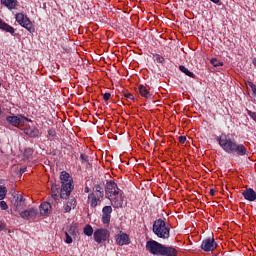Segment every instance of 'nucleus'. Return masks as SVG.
Here are the masks:
<instances>
[{
    "instance_id": "f257e3e1",
    "label": "nucleus",
    "mask_w": 256,
    "mask_h": 256,
    "mask_svg": "<svg viewBox=\"0 0 256 256\" xmlns=\"http://www.w3.org/2000/svg\"><path fill=\"white\" fill-rule=\"evenodd\" d=\"M217 141L223 151L229 155H238L239 157L247 155V147L243 144L237 143V141L227 137V135L219 136Z\"/></svg>"
},
{
    "instance_id": "f03ea898",
    "label": "nucleus",
    "mask_w": 256,
    "mask_h": 256,
    "mask_svg": "<svg viewBox=\"0 0 256 256\" xmlns=\"http://www.w3.org/2000/svg\"><path fill=\"white\" fill-rule=\"evenodd\" d=\"M105 195L106 198L111 201V205L115 209H121V207H123V191L119 189L115 181H107L105 186Z\"/></svg>"
},
{
    "instance_id": "7ed1b4c3",
    "label": "nucleus",
    "mask_w": 256,
    "mask_h": 256,
    "mask_svg": "<svg viewBox=\"0 0 256 256\" xmlns=\"http://www.w3.org/2000/svg\"><path fill=\"white\" fill-rule=\"evenodd\" d=\"M60 180L62 183L60 197L61 199H69V195H71V191H73V178H71L69 173L63 171L61 172Z\"/></svg>"
},
{
    "instance_id": "20e7f679",
    "label": "nucleus",
    "mask_w": 256,
    "mask_h": 256,
    "mask_svg": "<svg viewBox=\"0 0 256 256\" xmlns=\"http://www.w3.org/2000/svg\"><path fill=\"white\" fill-rule=\"evenodd\" d=\"M153 233L160 239H169V227H167L163 219H158L154 222Z\"/></svg>"
},
{
    "instance_id": "39448f33",
    "label": "nucleus",
    "mask_w": 256,
    "mask_h": 256,
    "mask_svg": "<svg viewBox=\"0 0 256 256\" xmlns=\"http://www.w3.org/2000/svg\"><path fill=\"white\" fill-rule=\"evenodd\" d=\"M16 21L21 25V27H24V29H27L29 33H35V28L33 27V23H31V20L27 15L23 13L16 14Z\"/></svg>"
},
{
    "instance_id": "423d86ee",
    "label": "nucleus",
    "mask_w": 256,
    "mask_h": 256,
    "mask_svg": "<svg viewBox=\"0 0 256 256\" xmlns=\"http://www.w3.org/2000/svg\"><path fill=\"white\" fill-rule=\"evenodd\" d=\"M94 241L98 244L105 243V241H109V237H111V233L109 230L105 228H99L95 230L94 234Z\"/></svg>"
},
{
    "instance_id": "0eeeda50",
    "label": "nucleus",
    "mask_w": 256,
    "mask_h": 256,
    "mask_svg": "<svg viewBox=\"0 0 256 256\" xmlns=\"http://www.w3.org/2000/svg\"><path fill=\"white\" fill-rule=\"evenodd\" d=\"M146 249L152 255H161V253L163 251V244H161L155 240H149L146 242Z\"/></svg>"
},
{
    "instance_id": "6e6552de",
    "label": "nucleus",
    "mask_w": 256,
    "mask_h": 256,
    "mask_svg": "<svg viewBox=\"0 0 256 256\" xmlns=\"http://www.w3.org/2000/svg\"><path fill=\"white\" fill-rule=\"evenodd\" d=\"M6 121L11 123L14 127H23V125H25V121H27V118L22 116H8Z\"/></svg>"
},
{
    "instance_id": "1a4fd4ad",
    "label": "nucleus",
    "mask_w": 256,
    "mask_h": 256,
    "mask_svg": "<svg viewBox=\"0 0 256 256\" xmlns=\"http://www.w3.org/2000/svg\"><path fill=\"white\" fill-rule=\"evenodd\" d=\"M201 249H203V251H215V249H217V242H215L213 238H207L203 240Z\"/></svg>"
},
{
    "instance_id": "9d476101",
    "label": "nucleus",
    "mask_w": 256,
    "mask_h": 256,
    "mask_svg": "<svg viewBox=\"0 0 256 256\" xmlns=\"http://www.w3.org/2000/svg\"><path fill=\"white\" fill-rule=\"evenodd\" d=\"M111 213H113V208L111 206H105L102 209V223H103V225H109L111 223Z\"/></svg>"
},
{
    "instance_id": "9b49d317",
    "label": "nucleus",
    "mask_w": 256,
    "mask_h": 256,
    "mask_svg": "<svg viewBox=\"0 0 256 256\" xmlns=\"http://www.w3.org/2000/svg\"><path fill=\"white\" fill-rule=\"evenodd\" d=\"M103 201V196H101L100 193L95 194V193H90L88 195V203H90V206L95 208L97 207L98 203H101Z\"/></svg>"
},
{
    "instance_id": "f8f14e48",
    "label": "nucleus",
    "mask_w": 256,
    "mask_h": 256,
    "mask_svg": "<svg viewBox=\"0 0 256 256\" xmlns=\"http://www.w3.org/2000/svg\"><path fill=\"white\" fill-rule=\"evenodd\" d=\"M116 243L117 245H120V247H123V245H129L131 240L129 239V235L120 233L116 236Z\"/></svg>"
},
{
    "instance_id": "ddd939ff",
    "label": "nucleus",
    "mask_w": 256,
    "mask_h": 256,
    "mask_svg": "<svg viewBox=\"0 0 256 256\" xmlns=\"http://www.w3.org/2000/svg\"><path fill=\"white\" fill-rule=\"evenodd\" d=\"M20 217H22V219H35V217H37V209L30 208L28 210H24L20 212Z\"/></svg>"
},
{
    "instance_id": "4468645a",
    "label": "nucleus",
    "mask_w": 256,
    "mask_h": 256,
    "mask_svg": "<svg viewBox=\"0 0 256 256\" xmlns=\"http://www.w3.org/2000/svg\"><path fill=\"white\" fill-rule=\"evenodd\" d=\"M244 199L247 201H255L256 200V192L252 188L246 189L242 193Z\"/></svg>"
},
{
    "instance_id": "2eb2a0df",
    "label": "nucleus",
    "mask_w": 256,
    "mask_h": 256,
    "mask_svg": "<svg viewBox=\"0 0 256 256\" xmlns=\"http://www.w3.org/2000/svg\"><path fill=\"white\" fill-rule=\"evenodd\" d=\"M160 256H177V249L163 245L162 253Z\"/></svg>"
},
{
    "instance_id": "dca6fc26",
    "label": "nucleus",
    "mask_w": 256,
    "mask_h": 256,
    "mask_svg": "<svg viewBox=\"0 0 256 256\" xmlns=\"http://www.w3.org/2000/svg\"><path fill=\"white\" fill-rule=\"evenodd\" d=\"M24 133L25 135H28V137H39V129L35 127H26Z\"/></svg>"
},
{
    "instance_id": "f3484780",
    "label": "nucleus",
    "mask_w": 256,
    "mask_h": 256,
    "mask_svg": "<svg viewBox=\"0 0 256 256\" xmlns=\"http://www.w3.org/2000/svg\"><path fill=\"white\" fill-rule=\"evenodd\" d=\"M51 213V203L49 202H44L40 205V214L45 216L49 215Z\"/></svg>"
},
{
    "instance_id": "a211bd4d",
    "label": "nucleus",
    "mask_w": 256,
    "mask_h": 256,
    "mask_svg": "<svg viewBox=\"0 0 256 256\" xmlns=\"http://www.w3.org/2000/svg\"><path fill=\"white\" fill-rule=\"evenodd\" d=\"M77 207V200L75 198L70 199L67 201L66 205L64 206V212L70 213L71 209H75Z\"/></svg>"
},
{
    "instance_id": "6ab92c4d",
    "label": "nucleus",
    "mask_w": 256,
    "mask_h": 256,
    "mask_svg": "<svg viewBox=\"0 0 256 256\" xmlns=\"http://www.w3.org/2000/svg\"><path fill=\"white\" fill-rule=\"evenodd\" d=\"M0 29L2 31H5L6 33H11V35H13V33H15V28H13L11 25L5 23L3 20H0Z\"/></svg>"
},
{
    "instance_id": "aec40b11",
    "label": "nucleus",
    "mask_w": 256,
    "mask_h": 256,
    "mask_svg": "<svg viewBox=\"0 0 256 256\" xmlns=\"http://www.w3.org/2000/svg\"><path fill=\"white\" fill-rule=\"evenodd\" d=\"M138 91H139V94L141 95V97H144L145 99H151V92H149V90H147V87H145L143 85H139Z\"/></svg>"
},
{
    "instance_id": "412c9836",
    "label": "nucleus",
    "mask_w": 256,
    "mask_h": 256,
    "mask_svg": "<svg viewBox=\"0 0 256 256\" xmlns=\"http://www.w3.org/2000/svg\"><path fill=\"white\" fill-rule=\"evenodd\" d=\"M14 207L16 208V211H19V209H21L22 207H25V198H23V196L21 195H18L16 197Z\"/></svg>"
},
{
    "instance_id": "4be33fe9",
    "label": "nucleus",
    "mask_w": 256,
    "mask_h": 256,
    "mask_svg": "<svg viewBox=\"0 0 256 256\" xmlns=\"http://www.w3.org/2000/svg\"><path fill=\"white\" fill-rule=\"evenodd\" d=\"M51 197L54 199V201L59 200V185L52 184L51 185Z\"/></svg>"
},
{
    "instance_id": "5701e85b",
    "label": "nucleus",
    "mask_w": 256,
    "mask_h": 256,
    "mask_svg": "<svg viewBox=\"0 0 256 256\" xmlns=\"http://www.w3.org/2000/svg\"><path fill=\"white\" fill-rule=\"evenodd\" d=\"M1 3L8 9H15L17 7V0H1Z\"/></svg>"
},
{
    "instance_id": "b1692460",
    "label": "nucleus",
    "mask_w": 256,
    "mask_h": 256,
    "mask_svg": "<svg viewBox=\"0 0 256 256\" xmlns=\"http://www.w3.org/2000/svg\"><path fill=\"white\" fill-rule=\"evenodd\" d=\"M179 70L182 72V73H185L188 77H191L192 79H195V75L193 72L189 71V69H187V67L181 65L179 66Z\"/></svg>"
},
{
    "instance_id": "393cba45",
    "label": "nucleus",
    "mask_w": 256,
    "mask_h": 256,
    "mask_svg": "<svg viewBox=\"0 0 256 256\" xmlns=\"http://www.w3.org/2000/svg\"><path fill=\"white\" fill-rule=\"evenodd\" d=\"M7 196V187L0 186V201H3L5 197Z\"/></svg>"
},
{
    "instance_id": "a878e982",
    "label": "nucleus",
    "mask_w": 256,
    "mask_h": 256,
    "mask_svg": "<svg viewBox=\"0 0 256 256\" xmlns=\"http://www.w3.org/2000/svg\"><path fill=\"white\" fill-rule=\"evenodd\" d=\"M84 234H86L87 237H91V235H94L93 234V227H91V225H86L84 227Z\"/></svg>"
},
{
    "instance_id": "bb28decb",
    "label": "nucleus",
    "mask_w": 256,
    "mask_h": 256,
    "mask_svg": "<svg viewBox=\"0 0 256 256\" xmlns=\"http://www.w3.org/2000/svg\"><path fill=\"white\" fill-rule=\"evenodd\" d=\"M211 65H213V67H223V62H220L219 60H217V58H212L210 60Z\"/></svg>"
},
{
    "instance_id": "cd10ccee",
    "label": "nucleus",
    "mask_w": 256,
    "mask_h": 256,
    "mask_svg": "<svg viewBox=\"0 0 256 256\" xmlns=\"http://www.w3.org/2000/svg\"><path fill=\"white\" fill-rule=\"evenodd\" d=\"M24 157H25V159H31L33 157V149L27 148L24 151Z\"/></svg>"
},
{
    "instance_id": "c85d7f7f",
    "label": "nucleus",
    "mask_w": 256,
    "mask_h": 256,
    "mask_svg": "<svg viewBox=\"0 0 256 256\" xmlns=\"http://www.w3.org/2000/svg\"><path fill=\"white\" fill-rule=\"evenodd\" d=\"M94 194H101L102 197H104V193H103V188L100 186V185H96L93 189V192Z\"/></svg>"
},
{
    "instance_id": "c756f323",
    "label": "nucleus",
    "mask_w": 256,
    "mask_h": 256,
    "mask_svg": "<svg viewBox=\"0 0 256 256\" xmlns=\"http://www.w3.org/2000/svg\"><path fill=\"white\" fill-rule=\"evenodd\" d=\"M154 61H156V63H165V58L159 54H154Z\"/></svg>"
},
{
    "instance_id": "7c9ffc66",
    "label": "nucleus",
    "mask_w": 256,
    "mask_h": 256,
    "mask_svg": "<svg viewBox=\"0 0 256 256\" xmlns=\"http://www.w3.org/2000/svg\"><path fill=\"white\" fill-rule=\"evenodd\" d=\"M0 208L2 209V211H7V209H9V206L7 205V202L0 201Z\"/></svg>"
},
{
    "instance_id": "2f4dec72",
    "label": "nucleus",
    "mask_w": 256,
    "mask_h": 256,
    "mask_svg": "<svg viewBox=\"0 0 256 256\" xmlns=\"http://www.w3.org/2000/svg\"><path fill=\"white\" fill-rule=\"evenodd\" d=\"M66 235V243L71 244L73 243V238H71V236H69V232H65Z\"/></svg>"
},
{
    "instance_id": "473e14b6",
    "label": "nucleus",
    "mask_w": 256,
    "mask_h": 256,
    "mask_svg": "<svg viewBox=\"0 0 256 256\" xmlns=\"http://www.w3.org/2000/svg\"><path fill=\"white\" fill-rule=\"evenodd\" d=\"M124 97H125L126 99H130V101H133V99H135V97H134L133 94H131V93H126V94H124Z\"/></svg>"
},
{
    "instance_id": "72a5a7b5",
    "label": "nucleus",
    "mask_w": 256,
    "mask_h": 256,
    "mask_svg": "<svg viewBox=\"0 0 256 256\" xmlns=\"http://www.w3.org/2000/svg\"><path fill=\"white\" fill-rule=\"evenodd\" d=\"M48 137L51 139L53 137H55V130L53 129H49L48 130Z\"/></svg>"
},
{
    "instance_id": "f704fd0d",
    "label": "nucleus",
    "mask_w": 256,
    "mask_h": 256,
    "mask_svg": "<svg viewBox=\"0 0 256 256\" xmlns=\"http://www.w3.org/2000/svg\"><path fill=\"white\" fill-rule=\"evenodd\" d=\"M178 140H179V143H181L183 145L185 143V141H187V137L179 136Z\"/></svg>"
},
{
    "instance_id": "c9c22d12",
    "label": "nucleus",
    "mask_w": 256,
    "mask_h": 256,
    "mask_svg": "<svg viewBox=\"0 0 256 256\" xmlns=\"http://www.w3.org/2000/svg\"><path fill=\"white\" fill-rule=\"evenodd\" d=\"M103 99H104V101H109V99H111V93H105L103 95Z\"/></svg>"
},
{
    "instance_id": "e433bc0d",
    "label": "nucleus",
    "mask_w": 256,
    "mask_h": 256,
    "mask_svg": "<svg viewBox=\"0 0 256 256\" xmlns=\"http://www.w3.org/2000/svg\"><path fill=\"white\" fill-rule=\"evenodd\" d=\"M80 158L82 159V161H89V156H87L86 154H81Z\"/></svg>"
},
{
    "instance_id": "4c0bfd02",
    "label": "nucleus",
    "mask_w": 256,
    "mask_h": 256,
    "mask_svg": "<svg viewBox=\"0 0 256 256\" xmlns=\"http://www.w3.org/2000/svg\"><path fill=\"white\" fill-rule=\"evenodd\" d=\"M7 225L3 222V221H0V231H3V229H5Z\"/></svg>"
},
{
    "instance_id": "58836bf2",
    "label": "nucleus",
    "mask_w": 256,
    "mask_h": 256,
    "mask_svg": "<svg viewBox=\"0 0 256 256\" xmlns=\"http://www.w3.org/2000/svg\"><path fill=\"white\" fill-rule=\"evenodd\" d=\"M89 191H90L89 186H86V187L84 188V193H89Z\"/></svg>"
},
{
    "instance_id": "ea45409f",
    "label": "nucleus",
    "mask_w": 256,
    "mask_h": 256,
    "mask_svg": "<svg viewBox=\"0 0 256 256\" xmlns=\"http://www.w3.org/2000/svg\"><path fill=\"white\" fill-rule=\"evenodd\" d=\"M210 195L213 197V195H215V190L214 189H210Z\"/></svg>"
},
{
    "instance_id": "a19ab883",
    "label": "nucleus",
    "mask_w": 256,
    "mask_h": 256,
    "mask_svg": "<svg viewBox=\"0 0 256 256\" xmlns=\"http://www.w3.org/2000/svg\"><path fill=\"white\" fill-rule=\"evenodd\" d=\"M252 63L254 65V67H256V58L253 59Z\"/></svg>"
},
{
    "instance_id": "79ce46f5",
    "label": "nucleus",
    "mask_w": 256,
    "mask_h": 256,
    "mask_svg": "<svg viewBox=\"0 0 256 256\" xmlns=\"http://www.w3.org/2000/svg\"><path fill=\"white\" fill-rule=\"evenodd\" d=\"M212 3H219V0H210Z\"/></svg>"
},
{
    "instance_id": "37998d69",
    "label": "nucleus",
    "mask_w": 256,
    "mask_h": 256,
    "mask_svg": "<svg viewBox=\"0 0 256 256\" xmlns=\"http://www.w3.org/2000/svg\"><path fill=\"white\" fill-rule=\"evenodd\" d=\"M0 115H1V108H0Z\"/></svg>"
},
{
    "instance_id": "c03bdc74",
    "label": "nucleus",
    "mask_w": 256,
    "mask_h": 256,
    "mask_svg": "<svg viewBox=\"0 0 256 256\" xmlns=\"http://www.w3.org/2000/svg\"><path fill=\"white\" fill-rule=\"evenodd\" d=\"M0 87H1V83H0Z\"/></svg>"
}]
</instances>
